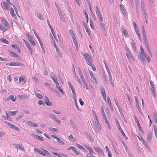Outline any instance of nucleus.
<instances>
[{"label": "nucleus", "mask_w": 157, "mask_h": 157, "mask_svg": "<svg viewBox=\"0 0 157 157\" xmlns=\"http://www.w3.org/2000/svg\"><path fill=\"white\" fill-rule=\"evenodd\" d=\"M142 140L143 141V144L147 148H150L148 145V144L147 143L145 140H144L143 139Z\"/></svg>", "instance_id": "4c0bfd02"}, {"label": "nucleus", "mask_w": 157, "mask_h": 157, "mask_svg": "<svg viewBox=\"0 0 157 157\" xmlns=\"http://www.w3.org/2000/svg\"><path fill=\"white\" fill-rule=\"evenodd\" d=\"M6 27V28L8 29V28H10V25L7 22H6L5 23L3 24Z\"/></svg>", "instance_id": "052dcab7"}, {"label": "nucleus", "mask_w": 157, "mask_h": 157, "mask_svg": "<svg viewBox=\"0 0 157 157\" xmlns=\"http://www.w3.org/2000/svg\"><path fill=\"white\" fill-rule=\"evenodd\" d=\"M85 147H86V148L88 149L90 152H93V151L92 149L90 148L89 146L86 145L85 146Z\"/></svg>", "instance_id": "a18cd8bd"}, {"label": "nucleus", "mask_w": 157, "mask_h": 157, "mask_svg": "<svg viewBox=\"0 0 157 157\" xmlns=\"http://www.w3.org/2000/svg\"><path fill=\"white\" fill-rule=\"evenodd\" d=\"M16 147L17 148H18V149L21 150H22L23 148L21 145L18 144H16Z\"/></svg>", "instance_id": "680f3d73"}, {"label": "nucleus", "mask_w": 157, "mask_h": 157, "mask_svg": "<svg viewBox=\"0 0 157 157\" xmlns=\"http://www.w3.org/2000/svg\"><path fill=\"white\" fill-rule=\"evenodd\" d=\"M54 45L56 50V51L58 55H59L60 57L61 58L63 56L60 50L57 47V46L56 45L54 42Z\"/></svg>", "instance_id": "9d476101"}, {"label": "nucleus", "mask_w": 157, "mask_h": 157, "mask_svg": "<svg viewBox=\"0 0 157 157\" xmlns=\"http://www.w3.org/2000/svg\"><path fill=\"white\" fill-rule=\"evenodd\" d=\"M44 102L46 105L48 106H50L52 105V103L50 102L48 97L47 96H44Z\"/></svg>", "instance_id": "6e6552de"}, {"label": "nucleus", "mask_w": 157, "mask_h": 157, "mask_svg": "<svg viewBox=\"0 0 157 157\" xmlns=\"http://www.w3.org/2000/svg\"><path fill=\"white\" fill-rule=\"evenodd\" d=\"M48 129L50 131L57 132L58 131L57 129L55 128H54L50 127Z\"/></svg>", "instance_id": "09e8293b"}, {"label": "nucleus", "mask_w": 157, "mask_h": 157, "mask_svg": "<svg viewBox=\"0 0 157 157\" xmlns=\"http://www.w3.org/2000/svg\"><path fill=\"white\" fill-rule=\"evenodd\" d=\"M17 98L15 97L14 98V97L13 95H11L10 96L7 98L6 99V101H8L10 100H11L13 101H15Z\"/></svg>", "instance_id": "2eb2a0df"}, {"label": "nucleus", "mask_w": 157, "mask_h": 157, "mask_svg": "<svg viewBox=\"0 0 157 157\" xmlns=\"http://www.w3.org/2000/svg\"><path fill=\"white\" fill-rule=\"evenodd\" d=\"M1 41L3 43H4L5 44H9V42L8 41L6 40V39H5L4 38H2L1 39Z\"/></svg>", "instance_id": "c03bdc74"}, {"label": "nucleus", "mask_w": 157, "mask_h": 157, "mask_svg": "<svg viewBox=\"0 0 157 157\" xmlns=\"http://www.w3.org/2000/svg\"><path fill=\"white\" fill-rule=\"evenodd\" d=\"M114 101H115V102L117 107L119 109V111L120 112V111H121V109L120 108V107L119 105L118 104V102L117 100L116 99L114 98Z\"/></svg>", "instance_id": "8fccbe9b"}, {"label": "nucleus", "mask_w": 157, "mask_h": 157, "mask_svg": "<svg viewBox=\"0 0 157 157\" xmlns=\"http://www.w3.org/2000/svg\"><path fill=\"white\" fill-rule=\"evenodd\" d=\"M49 117L55 121L57 119V117L55 115L53 114L52 113H49Z\"/></svg>", "instance_id": "cd10ccee"}, {"label": "nucleus", "mask_w": 157, "mask_h": 157, "mask_svg": "<svg viewBox=\"0 0 157 157\" xmlns=\"http://www.w3.org/2000/svg\"><path fill=\"white\" fill-rule=\"evenodd\" d=\"M95 115L96 118L95 120V124L96 125V126H98V125H99L100 124L98 122V120L97 119V115L95 114Z\"/></svg>", "instance_id": "4d7b16f0"}, {"label": "nucleus", "mask_w": 157, "mask_h": 157, "mask_svg": "<svg viewBox=\"0 0 157 157\" xmlns=\"http://www.w3.org/2000/svg\"><path fill=\"white\" fill-rule=\"evenodd\" d=\"M86 135H87V139H89L91 141H93V138L90 136V134L86 133Z\"/></svg>", "instance_id": "c9c22d12"}, {"label": "nucleus", "mask_w": 157, "mask_h": 157, "mask_svg": "<svg viewBox=\"0 0 157 157\" xmlns=\"http://www.w3.org/2000/svg\"><path fill=\"white\" fill-rule=\"evenodd\" d=\"M13 6L16 11V12L17 14V9H20L19 4L17 3L16 1H14V2H13Z\"/></svg>", "instance_id": "4468645a"}, {"label": "nucleus", "mask_w": 157, "mask_h": 157, "mask_svg": "<svg viewBox=\"0 0 157 157\" xmlns=\"http://www.w3.org/2000/svg\"><path fill=\"white\" fill-rule=\"evenodd\" d=\"M47 22H48V25L50 28L51 29V32H52V34L53 35V36H54L55 39H56V37H55V34H54V31H53V28L51 26L50 24V23L49 22V20L48 19H47Z\"/></svg>", "instance_id": "b1692460"}, {"label": "nucleus", "mask_w": 157, "mask_h": 157, "mask_svg": "<svg viewBox=\"0 0 157 157\" xmlns=\"http://www.w3.org/2000/svg\"><path fill=\"white\" fill-rule=\"evenodd\" d=\"M58 85H59L56 84V86L57 88L60 91V92L62 93L63 94H64V91L62 90V89L61 88V87L60 86H58Z\"/></svg>", "instance_id": "79ce46f5"}, {"label": "nucleus", "mask_w": 157, "mask_h": 157, "mask_svg": "<svg viewBox=\"0 0 157 157\" xmlns=\"http://www.w3.org/2000/svg\"><path fill=\"white\" fill-rule=\"evenodd\" d=\"M148 55L145 53H140V55L139 56V58L144 63L145 61L144 59L145 58H146V56H147Z\"/></svg>", "instance_id": "39448f33"}, {"label": "nucleus", "mask_w": 157, "mask_h": 157, "mask_svg": "<svg viewBox=\"0 0 157 157\" xmlns=\"http://www.w3.org/2000/svg\"><path fill=\"white\" fill-rule=\"evenodd\" d=\"M152 136L151 132H148L147 136V141H150L151 140V137Z\"/></svg>", "instance_id": "2f4dec72"}, {"label": "nucleus", "mask_w": 157, "mask_h": 157, "mask_svg": "<svg viewBox=\"0 0 157 157\" xmlns=\"http://www.w3.org/2000/svg\"><path fill=\"white\" fill-rule=\"evenodd\" d=\"M95 10L96 12L97 16L98 17L99 19H100V20H101L102 17L98 7L97 6H95Z\"/></svg>", "instance_id": "20e7f679"}, {"label": "nucleus", "mask_w": 157, "mask_h": 157, "mask_svg": "<svg viewBox=\"0 0 157 157\" xmlns=\"http://www.w3.org/2000/svg\"><path fill=\"white\" fill-rule=\"evenodd\" d=\"M26 35L29 41H30L31 40H32V39H33V38L28 33H26Z\"/></svg>", "instance_id": "37998d69"}, {"label": "nucleus", "mask_w": 157, "mask_h": 157, "mask_svg": "<svg viewBox=\"0 0 157 157\" xmlns=\"http://www.w3.org/2000/svg\"><path fill=\"white\" fill-rule=\"evenodd\" d=\"M25 78L23 76H21V77H20L19 79V82H21L24 81V80L25 79Z\"/></svg>", "instance_id": "338daca9"}, {"label": "nucleus", "mask_w": 157, "mask_h": 157, "mask_svg": "<svg viewBox=\"0 0 157 157\" xmlns=\"http://www.w3.org/2000/svg\"><path fill=\"white\" fill-rule=\"evenodd\" d=\"M9 126H10V128H12L14 130H15L16 131H19L20 129L18 128L17 127L16 125L12 124L11 123L8 122L7 123H6Z\"/></svg>", "instance_id": "f8f14e48"}, {"label": "nucleus", "mask_w": 157, "mask_h": 157, "mask_svg": "<svg viewBox=\"0 0 157 157\" xmlns=\"http://www.w3.org/2000/svg\"><path fill=\"white\" fill-rule=\"evenodd\" d=\"M99 20L100 22L101 27V28L102 29V30H105V25L104 23H103V19L102 18V19L101 20H100V19H99Z\"/></svg>", "instance_id": "bb28decb"}, {"label": "nucleus", "mask_w": 157, "mask_h": 157, "mask_svg": "<svg viewBox=\"0 0 157 157\" xmlns=\"http://www.w3.org/2000/svg\"><path fill=\"white\" fill-rule=\"evenodd\" d=\"M0 29L3 32H6L8 30L2 25H0Z\"/></svg>", "instance_id": "e433bc0d"}, {"label": "nucleus", "mask_w": 157, "mask_h": 157, "mask_svg": "<svg viewBox=\"0 0 157 157\" xmlns=\"http://www.w3.org/2000/svg\"><path fill=\"white\" fill-rule=\"evenodd\" d=\"M6 65H10L11 66H16V62H11L10 63H6Z\"/></svg>", "instance_id": "ea45409f"}, {"label": "nucleus", "mask_w": 157, "mask_h": 157, "mask_svg": "<svg viewBox=\"0 0 157 157\" xmlns=\"http://www.w3.org/2000/svg\"><path fill=\"white\" fill-rule=\"evenodd\" d=\"M59 17L61 20L64 22H66L65 19L63 17V15L61 13V12H60L59 11Z\"/></svg>", "instance_id": "7c9ffc66"}, {"label": "nucleus", "mask_w": 157, "mask_h": 157, "mask_svg": "<svg viewBox=\"0 0 157 157\" xmlns=\"http://www.w3.org/2000/svg\"><path fill=\"white\" fill-rule=\"evenodd\" d=\"M76 96V94H75V95H73V97H72V98L74 101L75 104L76 105V107L78 109H79V108L78 107V105H77L76 99L75 98Z\"/></svg>", "instance_id": "c756f323"}, {"label": "nucleus", "mask_w": 157, "mask_h": 157, "mask_svg": "<svg viewBox=\"0 0 157 157\" xmlns=\"http://www.w3.org/2000/svg\"><path fill=\"white\" fill-rule=\"evenodd\" d=\"M91 80L94 83L97 84V81L95 78V77H94V78H91Z\"/></svg>", "instance_id": "bf43d9fd"}, {"label": "nucleus", "mask_w": 157, "mask_h": 157, "mask_svg": "<svg viewBox=\"0 0 157 157\" xmlns=\"http://www.w3.org/2000/svg\"><path fill=\"white\" fill-rule=\"evenodd\" d=\"M121 134L123 136L125 137L126 140L128 139V138L126 136L123 131L122 130V131H121Z\"/></svg>", "instance_id": "0e129e2a"}, {"label": "nucleus", "mask_w": 157, "mask_h": 157, "mask_svg": "<svg viewBox=\"0 0 157 157\" xmlns=\"http://www.w3.org/2000/svg\"><path fill=\"white\" fill-rule=\"evenodd\" d=\"M89 65L91 67H92V70L94 71H95L96 70V68L94 66V64H93L92 63L90 64V65Z\"/></svg>", "instance_id": "13d9d810"}, {"label": "nucleus", "mask_w": 157, "mask_h": 157, "mask_svg": "<svg viewBox=\"0 0 157 157\" xmlns=\"http://www.w3.org/2000/svg\"><path fill=\"white\" fill-rule=\"evenodd\" d=\"M134 117L135 118V121L137 123V125L138 127V128H139V131H140V132H141L142 133H144V131L143 130V129L141 128L138 120L137 119V118L136 117L135 115H134Z\"/></svg>", "instance_id": "0eeeda50"}, {"label": "nucleus", "mask_w": 157, "mask_h": 157, "mask_svg": "<svg viewBox=\"0 0 157 157\" xmlns=\"http://www.w3.org/2000/svg\"><path fill=\"white\" fill-rule=\"evenodd\" d=\"M74 77L75 79V80L80 84H82V83L80 81L78 77L77 76V75L75 72V74L74 75Z\"/></svg>", "instance_id": "473e14b6"}, {"label": "nucleus", "mask_w": 157, "mask_h": 157, "mask_svg": "<svg viewBox=\"0 0 157 157\" xmlns=\"http://www.w3.org/2000/svg\"><path fill=\"white\" fill-rule=\"evenodd\" d=\"M13 6L16 11V12L17 14V9H20L19 4L17 3L16 1H14V2H13Z\"/></svg>", "instance_id": "ddd939ff"}, {"label": "nucleus", "mask_w": 157, "mask_h": 157, "mask_svg": "<svg viewBox=\"0 0 157 157\" xmlns=\"http://www.w3.org/2000/svg\"><path fill=\"white\" fill-rule=\"evenodd\" d=\"M68 85H69V87L71 88V89L72 90L73 95H75V94H75V89H74L73 85L72 84H71V83L69 82H68Z\"/></svg>", "instance_id": "6ab92c4d"}, {"label": "nucleus", "mask_w": 157, "mask_h": 157, "mask_svg": "<svg viewBox=\"0 0 157 157\" xmlns=\"http://www.w3.org/2000/svg\"><path fill=\"white\" fill-rule=\"evenodd\" d=\"M31 136H33L35 138H36L37 140H38L41 141H43L44 140V139L42 137L36 134L32 133L31 134Z\"/></svg>", "instance_id": "dca6fc26"}, {"label": "nucleus", "mask_w": 157, "mask_h": 157, "mask_svg": "<svg viewBox=\"0 0 157 157\" xmlns=\"http://www.w3.org/2000/svg\"><path fill=\"white\" fill-rule=\"evenodd\" d=\"M30 43H31V44L32 45H33V46H35L36 45V44L35 43V42H34V40L33 39H32V40H31L30 41Z\"/></svg>", "instance_id": "69168bd1"}, {"label": "nucleus", "mask_w": 157, "mask_h": 157, "mask_svg": "<svg viewBox=\"0 0 157 157\" xmlns=\"http://www.w3.org/2000/svg\"><path fill=\"white\" fill-rule=\"evenodd\" d=\"M93 152H90V153H88L86 156L87 157H90L93 155Z\"/></svg>", "instance_id": "774afa93"}, {"label": "nucleus", "mask_w": 157, "mask_h": 157, "mask_svg": "<svg viewBox=\"0 0 157 157\" xmlns=\"http://www.w3.org/2000/svg\"><path fill=\"white\" fill-rule=\"evenodd\" d=\"M105 123H106V124H107V125L108 127V128L109 129V130H111V126L110 125V124L109 122V121H108V120L107 119L106 120H105Z\"/></svg>", "instance_id": "49530a36"}, {"label": "nucleus", "mask_w": 157, "mask_h": 157, "mask_svg": "<svg viewBox=\"0 0 157 157\" xmlns=\"http://www.w3.org/2000/svg\"><path fill=\"white\" fill-rule=\"evenodd\" d=\"M26 44H27V45H26V46L27 48L28 49L29 52L31 53V54L32 55L33 52V50L32 48H31V45L29 43H26Z\"/></svg>", "instance_id": "5701e85b"}, {"label": "nucleus", "mask_w": 157, "mask_h": 157, "mask_svg": "<svg viewBox=\"0 0 157 157\" xmlns=\"http://www.w3.org/2000/svg\"><path fill=\"white\" fill-rule=\"evenodd\" d=\"M38 104L39 105H45V104L44 102L42 100H39L37 102Z\"/></svg>", "instance_id": "603ef678"}, {"label": "nucleus", "mask_w": 157, "mask_h": 157, "mask_svg": "<svg viewBox=\"0 0 157 157\" xmlns=\"http://www.w3.org/2000/svg\"><path fill=\"white\" fill-rule=\"evenodd\" d=\"M128 53V58L129 60L131 59L133 61H135L134 58L133 56L131 53L129 51V49H128V50L127 49Z\"/></svg>", "instance_id": "f3484780"}, {"label": "nucleus", "mask_w": 157, "mask_h": 157, "mask_svg": "<svg viewBox=\"0 0 157 157\" xmlns=\"http://www.w3.org/2000/svg\"><path fill=\"white\" fill-rule=\"evenodd\" d=\"M27 124L29 126L32 127H36L38 126L36 124L33 123L31 121H28L27 122Z\"/></svg>", "instance_id": "aec40b11"}, {"label": "nucleus", "mask_w": 157, "mask_h": 157, "mask_svg": "<svg viewBox=\"0 0 157 157\" xmlns=\"http://www.w3.org/2000/svg\"><path fill=\"white\" fill-rule=\"evenodd\" d=\"M153 118L155 120V122H157V114L155 112H154L153 113Z\"/></svg>", "instance_id": "864d4df0"}, {"label": "nucleus", "mask_w": 157, "mask_h": 157, "mask_svg": "<svg viewBox=\"0 0 157 157\" xmlns=\"http://www.w3.org/2000/svg\"><path fill=\"white\" fill-rule=\"evenodd\" d=\"M18 112V111H14L13 112L10 111V114L12 116H14Z\"/></svg>", "instance_id": "a19ab883"}, {"label": "nucleus", "mask_w": 157, "mask_h": 157, "mask_svg": "<svg viewBox=\"0 0 157 157\" xmlns=\"http://www.w3.org/2000/svg\"><path fill=\"white\" fill-rule=\"evenodd\" d=\"M132 48H133L134 51H136V44L135 42L133 40H132Z\"/></svg>", "instance_id": "c85d7f7f"}, {"label": "nucleus", "mask_w": 157, "mask_h": 157, "mask_svg": "<svg viewBox=\"0 0 157 157\" xmlns=\"http://www.w3.org/2000/svg\"><path fill=\"white\" fill-rule=\"evenodd\" d=\"M9 53L10 56L13 57L17 58H18L19 57V56L18 55H17L16 53H15L13 52L10 51H9Z\"/></svg>", "instance_id": "4be33fe9"}, {"label": "nucleus", "mask_w": 157, "mask_h": 157, "mask_svg": "<svg viewBox=\"0 0 157 157\" xmlns=\"http://www.w3.org/2000/svg\"><path fill=\"white\" fill-rule=\"evenodd\" d=\"M124 26H122V30H123V33L125 37L128 38V34L126 30L124 28Z\"/></svg>", "instance_id": "a878e982"}, {"label": "nucleus", "mask_w": 157, "mask_h": 157, "mask_svg": "<svg viewBox=\"0 0 157 157\" xmlns=\"http://www.w3.org/2000/svg\"><path fill=\"white\" fill-rule=\"evenodd\" d=\"M84 56L87 63L88 65L92 63L93 60L90 54L87 53H85L84 55Z\"/></svg>", "instance_id": "7ed1b4c3"}, {"label": "nucleus", "mask_w": 157, "mask_h": 157, "mask_svg": "<svg viewBox=\"0 0 157 157\" xmlns=\"http://www.w3.org/2000/svg\"><path fill=\"white\" fill-rule=\"evenodd\" d=\"M34 151L44 156H45L46 154L48 155H50L49 152L45 149H43V152H42L39 149L35 148L34 149Z\"/></svg>", "instance_id": "f03ea898"}, {"label": "nucleus", "mask_w": 157, "mask_h": 157, "mask_svg": "<svg viewBox=\"0 0 157 157\" xmlns=\"http://www.w3.org/2000/svg\"><path fill=\"white\" fill-rule=\"evenodd\" d=\"M101 92L102 95L105 101H106V96L105 91L104 88L101 86L100 87Z\"/></svg>", "instance_id": "1a4fd4ad"}, {"label": "nucleus", "mask_w": 157, "mask_h": 157, "mask_svg": "<svg viewBox=\"0 0 157 157\" xmlns=\"http://www.w3.org/2000/svg\"><path fill=\"white\" fill-rule=\"evenodd\" d=\"M70 124L71 125L72 128L77 129V126L73 120L72 119L70 120Z\"/></svg>", "instance_id": "412c9836"}, {"label": "nucleus", "mask_w": 157, "mask_h": 157, "mask_svg": "<svg viewBox=\"0 0 157 157\" xmlns=\"http://www.w3.org/2000/svg\"><path fill=\"white\" fill-rule=\"evenodd\" d=\"M35 94L36 96L39 99H41L43 98V96L40 93H35Z\"/></svg>", "instance_id": "58836bf2"}, {"label": "nucleus", "mask_w": 157, "mask_h": 157, "mask_svg": "<svg viewBox=\"0 0 157 157\" xmlns=\"http://www.w3.org/2000/svg\"><path fill=\"white\" fill-rule=\"evenodd\" d=\"M2 6L3 9L6 10H9L10 6H8L7 3L5 2H1Z\"/></svg>", "instance_id": "423d86ee"}, {"label": "nucleus", "mask_w": 157, "mask_h": 157, "mask_svg": "<svg viewBox=\"0 0 157 157\" xmlns=\"http://www.w3.org/2000/svg\"><path fill=\"white\" fill-rule=\"evenodd\" d=\"M37 17L41 20H43L44 18L43 17L42 15L40 13H38L37 14Z\"/></svg>", "instance_id": "3c124183"}, {"label": "nucleus", "mask_w": 157, "mask_h": 157, "mask_svg": "<svg viewBox=\"0 0 157 157\" xmlns=\"http://www.w3.org/2000/svg\"><path fill=\"white\" fill-rule=\"evenodd\" d=\"M72 150L75 153L76 155H79L80 154V152H78L76 148L73 147H72Z\"/></svg>", "instance_id": "72a5a7b5"}, {"label": "nucleus", "mask_w": 157, "mask_h": 157, "mask_svg": "<svg viewBox=\"0 0 157 157\" xmlns=\"http://www.w3.org/2000/svg\"><path fill=\"white\" fill-rule=\"evenodd\" d=\"M57 142L58 144H59L63 145L64 144V143L63 142L59 137L57 138V139H56Z\"/></svg>", "instance_id": "f704fd0d"}, {"label": "nucleus", "mask_w": 157, "mask_h": 157, "mask_svg": "<svg viewBox=\"0 0 157 157\" xmlns=\"http://www.w3.org/2000/svg\"><path fill=\"white\" fill-rule=\"evenodd\" d=\"M24 65L22 63L20 62H16V66L24 67Z\"/></svg>", "instance_id": "6e6d98bb"}, {"label": "nucleus", "mask_w": 157, "mask_h": 157, "mask_svg": "<svg viewBox=\"0 0 157 157\" xmlns=\"http://www.w3.org/2000/svg\"><path fill=\"white\" fill-rule=\"evenodd\" d=\"M122 8H123L122 9L121 8V10L123 14L124 15L126 16V15H127V13H126V10L124 9V7H123Z\"/></svg>", "instance_id": "5fc2aeb1"}, {"label": "nucleus", "mask_w": 157, "mask_h": 157, "mask_svg": "<svg viewBox=\"0 0 157 157\" xmlns=\"http://www.w3.org/2000/svg\"><path fill=\"white\" fill-rule=\"evenodd\" d=\"M51 77L56 84L59 85V83L57 81L56 77L54 75H51Z\"/></svg>", "instance_id": "393cba45"}, {"label": "nucleus", "mask_w": 157, "mask_h": 157, "mask_svg": "<svg viewBox=\"0 0 157 157\" xmlns=\"http://www.w3.org/2000/svg\"><path fill=\"white\" fill-rule=\"evenodd\" d=\"M142 31L143 36V39L144 40V44L147 48V49L150 55H151V53L150 51V48H149L148 43L147 42V39L146 36V34L145 33V30L144 28V26L142 27Z\"/></svg>", "instance_id": "f257e3e1"}, {"label": "nucleus", "mask_w": 157, "mask_h": 157, "mask_svg": "<svg viewBox=\"0 0 157 157\" xmlns=\"http://www.w3.org/2000/svg\"><path fill=\"white\" fill-rule=\"evenodd\" d=\"M94 148L96 151L99 153L103 155H104V153L102 151L101 148L99 147H94Z\"/></svg>", "instance_id": "9b49d317"}, {"label": "nucleus", "mask_w": 157, "mask_h": 157, "mask_svg": "<svg viewBox=\"0 0 157 157\" xmlns=\"http://www.w3.org/2000/svg\"><path fill=\"white\" fill-rule=\"evenodd\" d=\"M76 144L77 146L80 149L83 151H85V150L84 148L83 147H82V146H81V145H80L76 143Z\"/></svg>", "instance_id": "de8ad7c7"}, {"label": "nucleus", "mask_w": 157, "mask_h": 157, "mask_svg": "<svg viewBox=\"0 0 157 157\" xmlns=\"http://www.w3.org/2000/svg\"><path fill=\"white\" fill-rule=\"evenodd\" d=\"M107 103H108L110 109L112 111H113V106L112 104L111 101L109 97H108L107 98Z\"/></svg>", "instance_id": "a211bd4d"}, {"label": "nucleus", "mask_w": 157, "mask_h": 157, "mask_svg": "<svg viewBox=\"0 0 157 157\" xmlns=\"http://www.w3.org/2000/svg\"><path fill=\"white\" fill-rule=\"evenodd\" d=\"M143 11V13L144 16V18H145V19H146V17H147V14L146 13V11H147L146 10H144V11Z\"/></svg>", "instance_id": "e2e57ef3"}]
</instances>
